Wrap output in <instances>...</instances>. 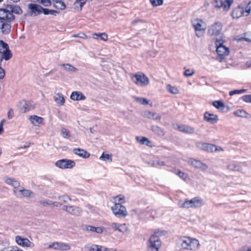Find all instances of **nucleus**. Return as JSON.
<instances>
[{
  "label": "nucleus",
  "mask_w": 251,
  "mask_h": 251,
  "mask_svg": "<svg viewBox=\"0 0 251 251\" xmlns=\"http://www.w3.org/2000/svg\"><path fill=\"white\" fill-rule=\"evenodd\" d=\"M180 178H181V179H182L183 180H187V179H189V176H188L185 174L184 173L180 171H179V170H177L176 172L175 173Z\"/></svg>",
  "instance_id": "nucleus-36"
},
{
  "label": "nucleus",
  "mask_w": 251,
  "mask_h": 251,
  "mask_svg": "<svg viewBox=\"0 0 251 251\" xmlns=\"http://www.w3.org/2000/svg\"><path fill=\"white\" fill-rule=\"evenodd\" d=\"M197 146L199 149L208 152H215L216 150V146L211 144L199 142L197 144Z\"/></svg>",
  "instance_id": "nucleus-13"
},
{
  "label": "nucleus",
  "mask_w": 251,
  "mask_h": 251,
  "mask_svg": "<svg viewBox=\"0 0 251 251\" xmlns=\"http://www.w3.org/2000/svg\"><path fill=\"white\" fill-rule=\"evenodd\" d=\"M28 8L30 10V16H37L41 14L42 6L37 4L29 3Z\"/></svg>",
  "instance_id": "nucleus-14"
},
{
  "label": "nucleus",
  "mask_w": 251,
  "mask_h": 251,
  "mask_svg": "<svg viewBox=\"0 0 251 251\" xmlns=\"http://www.w3.org/2000/svg\"><path fill=\"white\" fill-rule=\"evenodd\" d=\"M37 1L44 6H50L51 5V0H37Z\"/></svg>",
  "instance_id": "nucleus-46"
},
{
  "label": "nucleus",
  "mask_w": 251,
  "mask_h": 251,
  "mask_svg": "<svg viewBox=\"0 0 251 251\" xmlns=\"http://www.w3.org/2000/svg\"><path fill=\"white\" fill-rule=\"evenodd\" d=\"M247 114L243 109H238L234 112V115L238 117H245Z\"/></svg>",
  "instance_id": "nucleus-40"
},
{
  "label": "nucleus",
  "mask_w": 251,
  "mask_h": 251,
  "mask_svg": "<svg viewBox=\"0 0 251 251\" xmlns=\"http://www.w3.org/2000/svg\"><path fill=\"white\" fill-rule=\"evenodd\" d=\"M49 248H53L54 250H59V242H54L49 246Z\"/></svg>",
  "instance_id": "nucleus-55"
},
{
  "label": "nucleus",
  "mask_w": 251,
  "mask_h": 251,
  "mask_svg": "<svg viewBox=\"0 0 251 251\" xmlns=\"http://www.w3.org/2000/svg\"><path fill=\"white\" fill-rule=\"evenodd\" d=\"M15 241L17 244L23 247H30L32 244L27 238L19 235L15 237Z\"/></svg>",
  "instance_id": "nucleus-15"
},
{
  "label": "nucleus",
  "mask_w": 251,
  "mask_h": 251,
  "mask_svg": "<svg viewBox=\"0 0 251 251\" xmlns=\"http://www.w3.org/2000/svg\"><path fill=\"white\" fill-rule=\"evenodd\" d=\"M165 230H157L154 231L147 241V251H159L161 246L160 237L166 233Z\"/></svg>",
  "instance_id": "nucleus-2"
},
{
  "label": "nucleus",
  "mask_w": 251,
  "mask_h": 251,
  "mask_svg": "<svg viewBox=\"0 0 251 251\" xmlns=\"http://www.w3.org/2000/svg\"><path fill=\"white\" fill-rule=\"evenodd\" d=\"M150 209L147 208L146 210L141 211L139 213H138L139 217L142 219H149L150 217H151V215H149L148 212L150 211Z\"/></svg>",
  "instance_id": "nucleus-32"
},
{
  "label": "nucleus",
  "mask_w": 251,
  "mask_h": 251,
  "mask_svg": "<svg viewBox=\"0 0 251 251\" xmlns=\"http://www.w3.org/2000/svg\"><path fill=\"white\" fill-rule=\"evenodd\" d=\"M204 203L201 198L196 197L190 200L186 199L184 202H179L178 205L180 208H198L202 206Z\"/></svg>",
  "instance_id": "nucleus-4"
},
{
  "label": "nucleus",
  "mask_w": 251,
  "mask_h": 251,
  "mask_svg": "<svg viewBox=\"0 0 251 251\" xmlns=\"http://www.w3.org/2000/svg\"><path fill=\"white\" fill-rule=\"evenodd\" d=\"M95 232L102 233L103 232V228L101 227H96Z\"/></svg>",
  "instance_id": "nucleus-61"
},
{
  "label": "nucleus",
  "mask_w": 251,
  "mask_h": 251,
  "mask_svg": "<svg viewBox=\"0 0 251 251\" xmlns=\"http://www.w3.org/2000/svg\"><path fill=\"white\" fill-rule=\"evenodd\" d=\"M70 98L75 101L84 100L86 97L80 91H74L72 93Z\"/></svg>",
  "instance_id": "nucleus-21"
},
{
  "label": "nucleus",
  "mask_w": 251,
  "mask_h": 251,
  "mask_svg": "<svg viewBox=\"0 0 251 251\" xmlns=\"http://www.w3.org/2000/svg\"><path fill=\"white\" fill-rule=\"evenodd\" d=\"M22 8L17 5L7 4L4 8H0V32L3 34H8L11 31L12 23L15 19L14 14L21 15Z\"/></svg>",
  "instance_id": "nucleus-1"
},
{
  "label": "nucleus",
  "mask_w": 251,
  "mask_h": 251,
  "mask_svg": "<svg viewBox=\"0 0 251 251\" xmlns=\"http://www.w3.org/2000/svg\"><path fill=\"white\" fill-rule=\"evenodd\" d=\"M167 89L169 92L174 94H176L178 93V90L176 87H173L170 84L167 86Z\"/></svg>",
  "instance_id": "nucleus-41"
},
{
  "label": "nucleus",
  "mask_w": 251,
  "mask_h": 251,
  "mask_svg": "<svg viewBox=\"0 0 251 251\" xmlns=\"http://www.w3.org/2000/svg\"><path fill=\"white\" fill-rule=\"evenodd\" d=\"M68 212L71 214L72 215L79 216L82 213V210L78 207L70 206Z\"/></svg>",
  "instance_id": "nucleus-27"
},
{
  "label": "nucleus",
  "mask_w": 251,
  "mask_h": 251,
  "mask_svg": "<svg viewBox=\"0 0 251 251\" xmlns=\"http://www.w3.org/2000/svg\"><path fill=\"white\" fill-rule=\"evenodd\" d=\"M243 101L247 102H251V95H246L242 97Z\"/></svg>",
  "instance_id": "nucleus-54"
},
{
  "label": "nucleus",
  "mask_w": 251,
  "mask_h": 251,
  "mask_svg": "<svg viewBox=\"0 0 251 251\" xmlns=\"http://www.w3.org/2000/svg\"><path fill=\"white\" fill-rule=\"evenodd\" d=\"M212 105L219 110H223L225 108L224 103L220 100L214 101L212 102Z\"/></svg>",
  "instance_id": "nucleus-33"
},
{
  "label": "nucleus",
  "mask_w": 251,
  "mask_h": 251,
  "mask_svg": "<svg viewBox=\"0 0 251 251\" xmlns=\"http://www.w3.org/2000/svg\"><path fill=\"white\" fill-rule=\"evenodd\" d=\"M39 203L43 205H52V201L50 200H44L40 201Z\"/></svg>",
  "instance_id": "nucleus-56"
},
{
  "label": "nucleus",
  "mask_w": 251,
  "mask_h": 251,
  "mask_svg": "<svg viewBox=\"0 0 251 251\" xmlns=\"http://www.w3.org/2000/svg\"><path fill=\"white\" fill-rule=\"evenodd\" d=\"M136 139L142 145H146L149 147L151 146V142L146 137L136 136Z\"/></svg>",
  "instance_id": "nucleus-29"
},
{
  "label": "nucleus",
  "mask_w": 251,
  "mask_h": 251,
  "mask_svg": "<svg viewBox=\"0 0 251 251\" xmlns=\"http://www.w3.org/2000/svg\"><path fill=\"white\" fill-rule=\"evenodd\" d=\"M192 25L195 30L196 36L199 38L202 37L206 29V23L202 20L198 18L192 21Z\"/></svg>",
  "instance_id": "nucleus-5"
},
{
  "label": "nucleus",
  "mask_w": 251,
  "mask_h": 251,
  "mask_svg": "<svg viewBox=\"0 0 251 251\" xmlns=\"http://www.w3.org/2000/svg\"><path fill=\"white\" fill-rule=\"evenodd\" d=\"M100 159L103 161H108L109 162L112 161L111 156L108 154H105L104 152L102 153V154L100 157Z\"/></svg>",
  "instance_id": "nucleus-43"
},
{
  "label": "nucleus",
  "mask_w": 251,
  "mask_h": 251,
  "mask_svg": "<svg viewBox=\"0 0 251 251\" xmlns=\"http://www.w3.org/2000/svg\"><path fill=\"white\" fill-rule=\"evenodd\" d=\"M29 110V107L28 103L26 101H25L24 104L23 105V109H21V111L22 112L24 113Z\"/></svg>",
  "instance_id": "nucleus-57"
},
{
  "label": "nucleus",
  "mask_w": 251,
  "mask_h": 251,
  "mask_svg": "<svg viewBox=\"0 0 251 251\" xmlns=\"http://www.w3.org/2000/svg\"><path fill=\"white\" fill-rule=\"evenodd\" d=\"M151 3L153 6L161 5L163 3V0H150Z\"/></svg>",
  "instance_id": "nucleus-50"
},
{
  "label": "nucleus",
  "mask_w": 251,
  "mask_h": 251,
  "mask_svg": "<svg viewBox=\"0 0 251 251\" xmlns=\"http://www.w3.org/2000/svg\"><path fill=\"white\" fill-rule=\"evenodd\" d=\"M195 74V71L193 69H186L184 72V75L186 77L192 76Z\"/></svg>",
  "instance_id": "nucleus-48"
},
{
  "label": "nucleus",
  "mask_w": 251,
  "mask_h": 251,
  "mask_svg": "<svg viewBox=\"0 0 251 251\" xmlns=\"http://www.w3.org/2000/svg\"><path fill=\"white\" fill-rule=\"evenodd\" d=\"M240 168V166L235 162H232L227 166V169L231 171H239Z\"/></svg>",
  "instance_id": "nucleus-34"
},
{
  "label": "nucleus",
  "mask_w": 251,
  "mask_h": 251,
  "mask_svg": "<svg viewBox=\"0 0 251 251\" xmlns=\"http://www.w3.org/2000/svg\"><path fill=\"white\" fill-rule=\"evenodd\" d=\"M152 130L160 136L164 135V132L162 128L158 126H152Z\"/></svg>",
  "instance_id": "nucleus-37"
},
{
  "label": "nucleus",
  "mask_w": 251,
  "mask_h": 251,
  "mask_svg": "<svg viewBox=\"0 0 251 251\" xmlns=\"http://www.w3.org/2000/svg\"><path fill=\"white\" fill-rule=\"evenodd\" d=\"M93 38L94 39H98V38H100L101 40L106 41L108 39L107 35L103 32V33H95L93 35Z\"/></svg>",
  "instance_id": "nucleus-31"
},
{
  "label": "nucleus",
  "mask_w": 251,
  "mask_h": 251,
  "mask_svg": "<svg viewBox=\"0 0 251 251\" xmlns=\"http://www.w3.org/2000/svg\"><path fill=\"white\" fill-rule=\"evenodd\" d=\"M53 7L56 9L64 10L66 8V5L62 0H51Z\"/></svg>",
  "instance_id": "nucleus-26"
},
{
  "label": "nucleus",
  "mask_w": 251,
  "mask_h": 251,
  "mask_svg": "<svg viewBox=\"0 0 251 251\" xmlns=\"http://www.w3.org/2000/svg\"><path fill=\"white\" fill-rule=\"evenodd\" d=\"M61 135L64 138L68 139L71 137V133L70 131L64 127H62L61 129Z\"/></svg>",
  "instance_id": "nucleus-35"
},
{
  "label": "nucleus",
  "mask_w": 251,
  "mask_h": 251,
  "mask_svg": "<svg viewBox=\"0 0 251 251\" xmlns=\"http://www.w3.org/2000/svg\"><path fill=\"white\" fill-rule=\"evenodd\" d=\"M56 103L59 105H62L65 102V99L61 94L58 93L54 97Z\"/></svg>",
  "instance_id": "nucleus-30"
},
{
  "label": "nucleus",
  "mask_w": 251,
  "mask_h": 251,
  "mask_svg": "<svg viewBox=\"0 0 251 251\" xmlns=\"http://www.w3.org/2000/svg\"><path fill=\"white\" fill-rule=\"evenodd\" d=\"M12 56L11 51L9 50L8 45L3 41L0 40V64L4 59L9 60Z\"/></svg>",
  "instance_id": "nucleus-7"
},
{
  "label": "nucleus",
  "mask_w": 251,
  "mask_h": 251,
  "mask_svg": "<svg viewBox=\"0 0 251 251\" xmlns=\"http://www.w3.org/2000/svg\"><path fill=\"white\" fill-rule=\"evenodd\" d=\"M224 40L222 39H217L215 41L216 51L219 56L222 58L223 56L228 55L229 53V49L223 45Z\"/></svg>",
  "instance_id": "nucleus-8"
},
{
  "label": "nucleus",
  "mask_w": 251,
  "mask_h": 251,
  "mask_svg": "<svg viewBox=\"0 0 251 251\" xmlns=\"http://www.w3.org/2000/svg\"><path fill=\"white\" fill-rule=\"evenodd\" d=\"M246 91L245 89H241V90H234L232 91H230L229 92V95L230 96H233L235 94H243Z\"/></svg>",
  "instance_id": "nucleus-49"
},
{
  "label": "nucleus",
  "mask_w": 251,
  "mask_h": 251,
  "mask_svg": "<svg viewBox=\"0 0 251 251\" xmlns=\"http://www.w3.org/2000/svg\"><path fill=\"white\" fill-rule=\"evenodd\" d=\"M101 251H113V250L112 249H108L107 248H105L103 246H102Z\"/></svg>",
  "instance_id": "nucleus-64"
},
{
  "label": "nucleus",
  "mask_w": 251,
  "mask_h": 251,
  "mask_svg": "<svg viewBox=\"0 0 251 251\" xmlns=\"http://www.w3.org/2000/svg\"><path fill=\"white\" fill-rule=\"evenodd\" d=\"M28 119L32 124L36 126H38L39 125L42 124L44 121V118L36 115L30 116Z\"/></svg>",
  "instance_id": "nucleus-22"
},
{
  "label": "nucleus",
  "mask_w": 251,
  "mask_h": 251,
  "mask_svg": "<svg viewBox=\"0 0 251 251\" xmlns=\"http://www.w3.org/2000/svg\"><path fill=\"white\" fill-rule=\"evenodd\" d=\"M4 181L7 184L13 187L14 193L15 190L18 189L21 186L19 182L14 178L5 176L4 177Z\"/></svg>",
  "instance_id": "nucleus-16"
},
{
  "label": "nucleus",
  "mask_w": 251,
  "mask_h": 251,
  "mask_svg": "<svg viewBox=\"0 0 251 251\" xmlns=\"http://www.w3.org/2000/svg\"><path fill=\"white\" fill-rule=\"evenodd\" d=\"M251 12V8L248 6L245 9V12L247 13L246 16H248Z\"/></svg>",
  "instance_id": "nucleus-63"
},
{
  "label": "nucleus",
  "mask_w": 251,
  "mask_h": 251,
  "mask_svg": "<svg viewBox=\"0 0 251 251\" xmlns=\"http://www.w3.org/2000/svg\"><path fill=\"white\" fill-rule=\"evenodd\" d=\"M70 249V246L64 243L59 242V250L62 251H67Z\"/></svg>",
  "instance_id": "nucleus-44"
},
{
  "label": "nucleus",
  "mask_w": 251,
  "mask_h": 251,
  "mask_svg": "<svg viewBox=\"0 0 251 251\" xmlns=\"http://www.w3.org/2000/svg\"><path fill=\"white\" fill-rule=\"evenodd\" d=\"M109 225L115 230H117L122 233H125L128 229L127 226L125 224H119L116 223H112L110 224Z\"/></svg>",
  "instance_id": "nucleus-17"
},
{
  "label": "nucleus",
  "mask_w": 251,
  "mask_h": 251,
  "mask_svg": "<svg viewBox=\"0 0 251 251\" xmlns=\"http://www.w3.org/2000/svg\"><path fill=\"white\" fill-rule=\"evenodd\" d=\"M177 127L179 131L186 133L192 134L195 132V129L190 126L180 125H178Z\"/></svg>",
  "instance_id": "nucleus-25"
},
{
  "label": "nucleus",
  "mask_w": 251,
  "mask_h": 251,
  "mask_svg": "<svg viewBox=\"0 0 251 251\" xmlns=\"http://www.w3.org/2000/svg\"><path fill=\"white\" fill-rule=\"evenodd\" d=\"M131 79L135 84L138 86L144 87L149 83V79L143 73L138 72L131 76Z\"/></svg>",
  "instance_id": "nucleus-6"
},
{
  "label": "nucleus",
  "mask_w": 251,
  "mask_h": 251,
  "mask_svg": "<svg viewBox=\"0 0 251 251\" xmlns=\"http://www.w3.org/2000/svg\"><path fill=\"white\" fill-rule=\"evenodd\" d=\"M14 116V112L12 109H10L7 113V118L8 119H11Z\"/></svg>",
  "instance_id": "nucleus-59"
},
{
  "label": "nucleus",
  "mask_w": 251,
  "mask_h": 251,
  "mask_svg": "<svg viewBox=\"0 0 251 251\" xmlns=\"http://www.w3.org/2000/svg\"><path fill=\"white\" fill-rule=\"evenodd\" d=\"M55 165L62 169H72L75 166V163L72 160L62 159L57 161Z\"/></svg>",
  "instance_id": "nucleus-10"
},
{
  "label": "nucleus",
  "mask_w": 251,
  "mask_h": 251,
  "mask_svg": "<svg viewBox=\"0 0 251 251\" xmlns=\"http://www.w3.org/2000/svg\"><path fill=\"white\" fill-rule=\"evenodd\" d=\"M87 0H76L75 4L77 6V4H79L80 7V10L82 9V7L85 4Z\"/></svg>",
  "instance_id": "nucleus-52"
},
{
  "label": "nucleus",
  "mask_w": 251,
  "mask_h": 251,
  "mask_svg": "<svg viewBox=\"0 0 251 251\" xmlns=\"http://www.w3.org/2000/svg\"><path fill=\"white\" fill-rule=\"evenodd\" d=\"M102 246L87 244L84 247V251H101Z\"/></svg>",
  "instance_id": "nucleus-24"
},
{
  "label": "nucleus",
  "mask_w": 251,
  "mask_h": 251,
  "mask_svg": "<svg viewBox=\"0 0 251 251\" xmlns=\"http://www.w3.org/2000/svg\"><path fill=\"white\" fill-rule=\"evenodd\" d=\"M222 29V25L220 22H217L208 27V34L210 36L219 35Z\"/></svg>",
  "instance_id": "nucleus-11"
},
{
  "label": "nucleus",
  "mask_w": 251,
  "mask_h": 251,
  "mask_svg": "<svg viewBox=\"0 0 251 251\" xmlns=\"http://www.w3.org/2000/svg\"><path fill=\"white\" fill-rule=\"evenodd\" d=\"M213 5L216 8L223 7V1L222 0H215L213 3Z\"/></svg>",
  "instance_id": "nucleus-51"
},
{
  "label": "nucleus",
  "mask_w": 251,
  "mask_h": 251,
  "mask_svg": "<svg viewBox=\"0 0 251 251\" xmlns=\"http://www.w3.org/2000/svg\"><path fill=\"white\" fill-rule=\"evenodd\" d=\"M145 116L149 119L154 120H160L161 119V116L154 112L147 111L145 113Z\"/></svg>",
  "instance_id": "nucleus-28"
},
{
  "label": "nucleus",
  "mask_w": 251,
  "mask_h": 251,
  "mask_svg": "<svg viewBox=\"0 0 251 251\" xmlns=\"http://www.w3.org/2000/svg\"><path fill=\"white\" fill-rule=\"evenodd\" d=\"M58 199L63 202L66 203L68 201H71V198L68 195H62L58 197Z\"/></svg>",
  "instance_id": "nucleus-47"
},
{
  "label": "nucleus",
  "mask_w": 251,
  "mask_h": 251,
  "mask_svg": "<svg viewBox=\"0 0 251 251\" xmlns=\"http://www.w3.org/2000/svg\"><path fill=\"white\" fill-rule=\"evenodd\" d=\"M233 2V0H225L223 1V8L224 10L227 11Z\"/></svg>",
  "instance_id": "nucleus-38"
},
{
  "label": "nucleus",
  "mask_w": 251,
  "mask_h": 251,
  "mask_svg": "<svg viewBox=\"0 0 251 251\" xmlns=\"http://www.w3.org/2000/svg\"><path fill=\"white\" fill-rule=\"evenodd\" d=\"M135 100L138 103L143 105L149 104V100L144 98L135 97Z\"/></svg>",
  "instance_id": "nucleus-39"
},
{
  "label": "nucleus",
  "mask_w": 251,
  "mask_h": 251,
  "mask_svg": "<svg viewBox=\"0 0 251 251\" xmlns=\"http://www.w3.org/2000/svg\"><path fill=\"white\" fill-rule=\"evenodd\" d=\"M50 11V15H52L54 16H56V14L59 13V11L55 10H52V9H49Z\"/></svg>",
  "instance_id": "nucleus-62"
},
{
  "label": "nucleus",
  "mask_w": 251,
  "mask_h": 251,
  "mask_svg": "<svg viewBox=\"0 0 251 251\" xmlns=\"http://www.w3.org/2000/svg\"><path fill=\"white\" fill-rule=\"evenodd\" d=\"M177 245L181 249L185 250L196 251L199 249V241L189 236H181L177 240Z\"/></svg>",
  "instance_id": "nucleus-3"
},
{
  "label": "nucleus",
  "mask_w": 251,
  "mask_h": 251,
  "mask_svg": "<svg viewBox=\"0 0 251 251\" xmlns=\"http://www.w3.org/2000/svg\"><path fill=\"white\" fill-rule=\"evenodd\" d=\"M115 201V203H122L125 202V198L124 196H121L120 195L117 196L114 198Z\"/></svg>",
  "instance_id": "nucleus-45"
},
{
  "label": "nucleus",
  "mask_w": 251,
  "mask_h": 251,
  "mask_svg": "<svg viewBox=\"0 0 251 251\" xmlns=\"http://www.w3.org/2000/svg\"><path fill=\"white\" fill-rule=\"evenodd\" d=\"M244 13V8L241 6H238L233 9L231 13V16L234 19H238L242 17Z\"/></svg>",
  "instance_id": "nucleus-20"
},
{
  "label": "nucleus",
  "mask_w": 251,
  "mask_h": 251,
  "mask_svg": "<svg viewBox=\"0 0 251 251\" xmlns=\"http://www.w3.org/2000/svg\"><path fill=\"white\" fill-rule=\"evenodd\" d=\"M33 192L29 190L25 189L23 187L20 186L18 189L15 191V195L19 198L24 197H32Z\"/></svg>",
  "instance_id": "nucleus-12"
},
{
  "label": "nucleus",
  "mask_w": 251,
  "mask_h": 251,
  "mask_svg": "<svg viewBox=\"0 0 251 251\" xmlns=\"http://www.w3.org/2000/svg\"><path fill=\"white\" fill-rule=\"evenodd\" d=\"M62 66L67 71H70L71 72H75L77 70L76 68L74 67L72 65H70L69 64H62Z\"/></svg>",
  "instance_id": "nucleus-42"
},
{
  "label": "nucleus",
  "mask_w": 251,
  "mask_h": 251,
  "mask_svg": "<svg viewBox=\"0 0 251 251\" xmlns=\"http://www.w3.org/2000/svg\"><path fill=\"white\" fill-rule=\"evenodd\" d=\"M73 152L75 154L84 158H88L90 155L86 151L80 148L74 149L73 150Z\"/></svg>",
  "instance_id": "nucleus-23"
},
{
  "label": "nucleus",
  "mask_w": 251,
  "mask_h": 251,
  "mask_svg": "<svg viewBox=\"0 0 251 251\" xmlns=\"http://www.w3.org/2000/svg\"><path fill=\"white\" fill-rule=\"evenodd\" d=\"M191 164L196 168L200 169L202 171H205L208 168V166L200 160L191 159Z\"/></svg>",
  "instance_id": "nucleus-18"
},
{
  "label": "nucleus",
  "mask_w": 251,
  "mask_h": 251,
  "mask_svg": "<svg viewBox=\"0 0 251 251\" xmlns=\"http://www.w3.org/2000/svg\"><path fill=\"white\" fill-rule=\"evenodd\" d=\"M204 119L207 122L214 124L218 121V116L215 114L206 112L204 115Z\"/></svg>",
  "instance_id": "nucleus-19"
},
{
  "label": "nucleus",
  "mask_w": 251,
  "mask_h": 251,
  "mask_svg": "<svg viewBox=\"0 0 251 251\" xmlns=\"http://www.w3.org/2000/svg\"><path fill=\"white\" fill-rule=\"evenodd\" d=\"M111 210L114 215L118 217H124L127 215L126 208L120 203H115L114 205L111 207Z\"/></svg>",
  "instance_id": "nucleus-9"
},
{
  "label": "nucleus",
  "mask_w": 251,
  "mask_h": 251,
  "mask_svg": "<svg viewBox=\"0 0 251 251\" xmlns=\"http://www.w3.org/2000/svg\"><path fill=\"white\" fill-rule=\"evenodd\" d=\"M0 251H24L22 249L19 248L17 247H13L9 248L7 249H4Z\"/></svg>",
  "instance_id": "nucleus-53"
},
{
  "label": "nucleus",
  "mask_w": 251,
  "mask_h": 251,
  "mask_svg": "<svg viewBox=\"0 0 251 251\" xmlns=\"http://www.w3.org/2000/svg\"><path fill=\"white\" fill-rule=\"evenodd\" d=\"M41 13H43L45 15H50L49 9L42 7Z\"/></svg>",
  "instance_id": "nucleus-60"
},
{
  "label": "nucleus",
  "mask_w": 251,
  "mask_h": 251,
  "mask_svg": "<svg viewBox=\"0 0 251 251\" xmlns=\"http://www.w3.org/2000/svg\"><path fill=\"white\" fill-rule=\"evenodd\" d=\"M95 226H90V225H85L84 229L87 231H90L92 232L95 231Z\"/></svg>",
  "instance_id": "nucleus-58"
}]
</instances>
